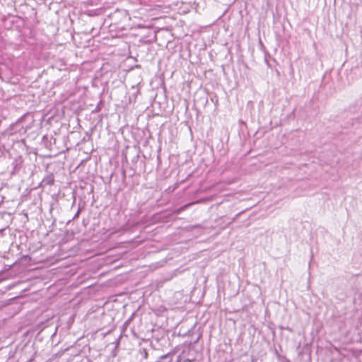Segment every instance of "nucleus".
<instances>
[{
	"instance_id": "nucleus-1",
	"label": "nucleus",
	"mask_w": 362,
	"mask_h": 362,
	"mask_svg": "<svg viewBox=\"0 0 362 362\" xmlns=\"http://www.w3.org/2000/svg\"><path fill=\"white\" fill-rule=\"evenodd\" d=\"M192 204H187V205H185L183 206L182 207L180 208L178 210H177V213H180L181 211L187 209L189 205H191Z\"/></svg>"
}]
</instances>
